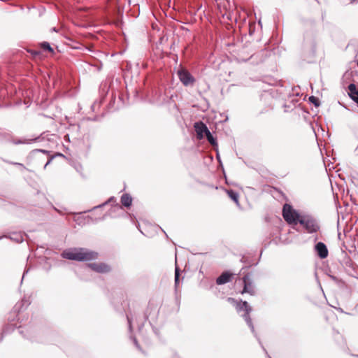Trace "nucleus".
<instances>
[{"label":"nucleus","mask_w":358,"mask_h":358,"mask_svg":"<svg viewBox=\"0 0 358 358\" xmlns=\"http://www.w3.org/2000/svg\"><path fill=\"white\" fill-rule=\"evenodd\" d=\"M227 301L229 303L232 304L234 306L236 307L238 312L243 311L244 314L243 315V317H244L247 324L249 326V327L251 329V331L252 333L255 332V328L253 326V324L252 322V320L250 317V313L252 311V308L249 306L247 301H237L233 298H228Z\"/></svg>","instance_id":"f03ea898"},{"label":"nucleus","mask_w":358,"mask_h":358,"mask_svg":"<svg viewBox=\"0 0 358 358\" xmlns=\"http://www.w3.org/2000/svg\"><path fill=\"white\" fill-rule=\"evenodd\" d=\"M205 135L207 138V140L211 145H214L216 144V141L209 130L205 134Z\"/></svg>","instance_id":"2eb2a0df"},{"label":"nucleus","mask_w":358,"mask_h":358,"mask_svg":"<svg viewBox=\"0 0 358 358\" xmlns=\"http://www.w3.org/2000/svg\"><path fill=\"white\" fill-rule=\"evenodd\" d=\"M52 159V157H50V158L49 159V160H48V161L47 162V163L45 164V166H44V169H45V168H46V166H47L48 164H50V163L51 162Z\"/></svg>","instance_id":"412c9836"},{"label":"nucleus","mask_w":358,"mask_h":358,"mask_svg":"<svg viewBox=\"0 0 358 358\" xmlns=\"http://www.w3.org/2000/svg\"><path fill=\"white\" fill-rule=\"evenodd\" d=\"M24 275H25V273H23L22 278L24 277Z\"/></svg>","instance_id":"a878e982"},{"label":"nucleus","mask_w":358,"mask_h":358,"mask_svg":"<svg viewBox=\"0 0 358 358\" xmlns=\"http://www.w3.org/2000/svg\"><path fill=\"white\" fill-rule=\"evenodd\" d=\"M127 320H128L129 330H131V320H130V319L128 317H127Z\"/></svg>","instance_id":"4be33fe9"},{"label":"nucleus","mask_w":358,"mask_h":358,"mask_svg":"<svg viewBox=\"0 0 358 358\" xmlns=\"http://www.w3.org/2000/svg\"><path fill=\"white\" fill-rule=\"evenodd\" d=\"M226 192H227V194L229 196V197L231 200H233L238 206H239V201H238L239 195H238V194L232 189L227 190Z\"/></svg>","instance_id":"9b49d317"},{"label":"nucleus","mask_w":358,"mask_h":358,"mask_svg":"<svg viewBox=\"0 0 358 358\" xmlns=\"http://www.w3.org/2000/svg\"><path fill=\"white\" fill-rule=\"evenodd\" d=\"M36 151L37 152H47L45 150H36Z\"/></svg>","instance_id":"393cba45"},{"label":"nucleus","mask_w":358,"mask_h":358,"mask_svg":"<svg viewBox=\"0 0 358 358\" xmlns=\"http://www.w3.org/2000/svg\"><path fill=\"white\" fill-rule=\"evenodd\" d=\"M352 100L355 101L357 103H358V97H356V98L352 97Z\"/></svg>","instance_id":"b1692460"},{"label":"nucleus","mask_w":358,"mask_h":358,"mask_svg":"<svg viewBox=\"0 0 358 358\" xmlns=\"http://www.w3.org/2000/svg\"><path fill=\"white\" fill-rule=\"evenodd\" d=\"M349 96L352 99V97H358V88L353 83H351L348 86Z\"/></svg>","instance_id":"f8f14e48"},{"label":"nucleus","mask_w":358,"mask_h":358,"mask_svg":"<svg viewBox=\"0 0 358 358\" xmlns=\"http://www.w3.org/2000/svg\"><path fill=\"white\" fill-rule=\"evenodd\" d=\"M98 254L85 248H74L65 250L62 257L67 259L76 261H90L97 258Z\"/></svg>","instance_id":"f257e3e1"},{"label":"nucleus","mask_w":358,"mask_h":358,"mask_svg":"<svg viewBox=\"0 0 358 358\" xmlns=\"http://www.w3.org/2000/svg\"><path fill=\"white\" fill-rule=\"evenodd\" d=\"M41 45L42 48L45 50H48L50 52L53 51L52 48L50 47V44L48 42L43 43Z\"/></svg>","instance_id":"a211bd4d"},{"label":"nucleus","mask_w":358,"mask_h":358,"mask_svg":"<svg viewBox=\"0 0 358 358\" xmlns=\"http://www.w3.org/2000/svg\"><path fill=\"white\" fill-rule=\"evenodd\" d=\"M231 274L228 272L222 273L216 280L217 285H223L230 281Z\"/></svg>","instance_id":"9d476101"},{"label":"nucleus","mask_w":358,"mask_h":358,"mask_svg":"<svg viewBox=\"0 0 358 358\" xmlns=\"http://www.w3.org/2000/svg\"><path fill=\"white\" fill-rule=\"evenodd\" d=\"M133 340H134V343L136 345V346L138 348V344L136 339L134 338H133Z\"/></svg>","instance_id":"5701e85b"},{"label":"nucleus","mask_w":358,"mask_h":358,"mask_svg":"<svg viewBox=\"0 0 358 358\" xmlns=\"http://www.w3.org/2000/svg\"><path fill=\"white\" fill-rule=\"evenodd\" d=\"M179 283V269L178 267L175 270V285L177 286Z\"/></svg>","instance_id":"f3484780"},{"label":"nucleus","mask_w":358,"mask_h":358,"mask_svg":"<svg viewBox=\"0 0 358 358\" xmlns=\"http://www.w3.org/2000/svg\"><path fill=\"white\" fill-rule=\"evenodd\" d=\"M0 135H1V133L0 132Z\"/></svg>","instance_id":"bb28decb"},{"label":"nucleus","mask_w":358,"mask_h":358,"mask_svg":"<svg viewBox=\"0 0 358 358\" xmlns=\"http://www.w3.org/2000/svg\"><path fill=\"white\" fill-rule=\"evenodd\" d=\"M299 222L303 226L308 233H315L320 229V226L316 220L310 216L301 217Z\"/></svg>","instance_id":"20e7f679"},{"label":"nucleus","mask_w":358,"mask_h":358,"mask_svg":"<svg viewBox=\"0 0 358 358\" xmlns=\"http://www.w3.org/2000/svg\"><path fill=\"white\" fill-rule=\"evenodd\" d=\"M10 239L16 241L17 243H21L24 240L22 235L17 233L13 234L10 236Z\"/></svg>","instance_id":"4468645a"},{"label":"nucleus","mask_w":358,"mask_h":358,"mask_svg":"<svg viewBox=\"0 0 358 358\" xmlns=\"http://www.w3.org/2000/svg\"><path fill=\"white\" fill-rule=\"evenodd\" d=\"M132 199L130 195L124 194L121 197V203L125 207H129L131 205Z\"/></svg>","instance_id":"ddd939ff"},{"label":"nucleus","mask_w":358,"mask_h":358,"mask_svg":"<svg viewBox=\"0 0 358 358\" xmlns=\"http://www.w3.org/2000/svg\"><path fill=\"white\" fill-rule=\"evenodd\" d=\"M243 281L244 284L243 290L242 292V294L243 293H248L250 295H254L255 294V288L250 280V278L249 275H246L243 278Z\"/></svg>","instance_id":"423d86ee"},{"label":"nucleus","mask_w":358,"mask_h":358,"mask_svg":"<svg viewBox=\"0 0 358 358\" xmlns=\"http://www.w3.org/2000/svg\"><path fill=\"white\" fill-rule=\"evenodd\" d=\"M13 143L14 144H21V143H28L29 142L27 140H24V141L20 140L17 141H13Z\"/></svg>","instance_id":"6ab92c4d"},{"label":"nucleus","mask_w":358,"mask_h":358,"mask_svg":"<svg viewBox=\"0 0 358 358\" xmlns=\"http://www.w3.org/2000/svg\"><path fill=\"white\" fill-rule=\"evenodd\" d=\"M282 216L285 220L289 224H296L301 219L299 213L293 209L292 206L285 203L282 208Z\"/></svg>","instance_id":"7ed1b4c3"},{"label":"nucleus","mask_w":358,"mask_h":358,"mask_svg":"<svg viewBox=\"0 0 358 358\" xmlns=\"http://www.w3.org/2000/svg\"><path fill=\"white\" fill-rule=\"evenodd\" d=\"M13 164L15 165H17L19 166L20 167H21L22 169H25L26 168L24 167V166L22 164H20V163H13Z\"/></svg>","instance_id":"aec40b11"},{"label":"nucleus","mask_w":358,"mask_h":358,"mask_svg":"<svg viewBox=\"0 0 358 358\" xmlns=\"http://www.w3.org/2000/svg\"><path fill=\"white\" fill-rule=\"evenodd\" d=\"M194 129L199 139L203 138V135L208 131L206 125L202 122H196L194 124Z\"/></svg>","instance_id":"1a4fd4ad"},{"label":"nucleus","mask_w":358,"mask_h":358,"mask_svg":"<svg viewBox=\"0 0 358 358\" xmlns=\"http://www.w3.org/2000/svg\"><path fill=\"white\" fill-rule=\"evenodd\" d=\"M309 101L313 103L315 106H319L320 103L318 99L315 96H311L309 97Z\"/></svg>","instance_id":"dca6fc26"},{"label":"nucleus","mask_w":358,"mask_h":358,"mask_svg":"<svg viewBox=\"0 0 358 358\" xmlns=\"http://www.w3.org/2000/svg\"><path fill=\"white\" fill-rule=\"evenodd\" d=\"M178 74L180 80L184 85L188 86L194 83V78L187 71L181 69L178 71Z\"/></svg>","instance_id":"39448f33"},{"label":"nucleus","mask_w":358,"mask_h":358,"mask_svg":"<svg viewBox=\"0 0 358 358\" xmlns=\"http://www.w3.org/2000/svg\"><path fill=\"white\" fill-rule=\"evenodd\" d=\"M87 266L92 270L101 273H108L110 271V267L105 263H90Z\"/></svg>","instance_id":"0eeeda50"},{"label":"nucleus","mask_w":358,"mask_h":358,"mask_svg":"<svg viewBox=\"0 0 358 358\" xmlns=\"http://www.w3.org/2000/svg\"><path fill=\"white\" fill-rule=\"evenodd\" d=\"M315 250L321 259H324L328 256V250L324 243H317L315 246Z\"/></svg>","instance_id":"6e6552de"}]
</instances>
